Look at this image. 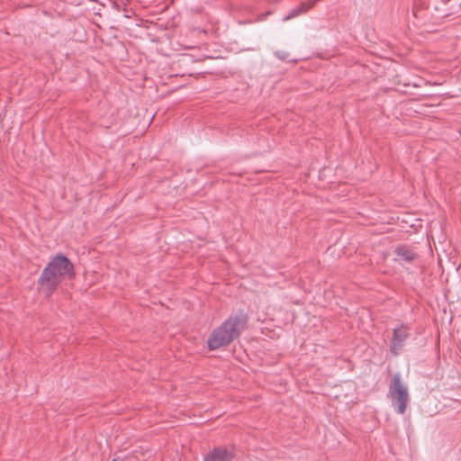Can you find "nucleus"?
Returning <instances> with one entry per match:
<instances>
[{
  "instance_id": "obj_1",
  "label": "nucleus",
  "mask_w": 461,
  "mask_h": 461,
  "mask_svg": "<svg viewBox=\"0 0 461 461\" xmlns=\"http://www.w3.org/2000/svg\"><path fill=\"white\" fill-rule=\"evenodd\" d=\"M247 321L248 316L242 311L230 315L209 335L207 339L208 348L216 350L232 343L240 336Z\"/></svg>"
},
{
  "instance_id": "obj_2",
  "label": "nucleus",
  "mask_w": 461,
  "mask_h": 461,
  "mask_svg": "<svg viewBox=\"0 0 461 461\" xmlns=\"http://www.w3.org/2000/svg\"><path fill=\"white\" fill-rule=\"evenodd\" d=\"M66 275L69 277L75 276L74 266L68 257L59 253L42 270L38 282L52 293L57 288L59 278Z\"/></svg>"
},
{
  "instance_id": "obj_3",
  "label": "nucleus",
  "mask_w": 461,
  "mask_h": 461,
  "mask_svg": "<svg viewBox=\"0 0 461 461\" xmlns=\"http://www.w3.org/2000/svg\"><path fill=\"white\" fill-rule=\"evenodd\" d=\"M389 394L393 402H395L397 405V413L403 414L409 401V393L407 386L402 382L399 373L393 376L389 386Z\"/></svg>"
},
{
  "instance_id": "obj_4",
  "label": "nucleus",
  "mask_w": 461,
  "mask_h": 461,
  "mask_svg": "<svg viewBox=\"0 0 461 461\" xmlns=\"http://www.w3.org/2000/svg\"><path fill=\"white\" fill-rule=\"evenodd\" d=\"M410 336V327L407 324L401 323L393 329L390 345V351L393 356L400 355Z\"/></svg>"
},
{
  "instance_id": "obj_5",
  "label": "nucleus",
  "mask_w": 461,
  "mask_h": 461,
  "mask_svg": "<svg viewBox=\"0 0 461 461\" xmlns=\"http://www.w3.org/2000/svg\"><path fill=\"white\" fill-rule=\"evenodd\" d=\"M235 456L233 448L225 446L213 447L204 456L203 461H232Z\"/></svg>"
},
{
  "instance_id": "obj_6",
  "label": "nucleus",
  "mask_w": 461,
  "mask_h": 461,
  "mask_svg": "<svg viewBox=\"0 0 461 461\" xmlns=\"http://www.w3.org/2000/svg\"><path fill=\"white\" fill-rule=\"evenodd\" d=\"M312 8V2H308V0L305 2H302L295 7L292 8L282 20L284 22H286L293 18L298 17L302 14H306Z\"/></svg>"
},
{
  "instance_id": "obj_7",
  "label": "nucleus",
  "mask_w": 461,
  "mask_h": 461,
  "mask_svg": "<svg viewBox=\"0 0 461 461\" xmlns=\"http://www.w3.org/2000/svg\"><path fill=\"white\" fill-rule=\"evenodd\" d=\"M394 252L400 259L405 262H411L416 258V254L404 246L397 247Z\"/></svg>"
},
{
  "instance_id": "obj_8",
  "label": "nucleus",
  "mask_w": 461,
  "mask_h": 461,
  "mask_svg": "<svg viewBox=\"0 0 461 461\" xmlns=\"http://www.w3.org/2000/svg\"><path fill=\"white\" fill-rule=\"evenodd\" d=\"M275 56L280 60H287L289 58V53L284 50H276L275 52Z\"/></svg>"
},
{
  "instance_id": "obj_9",
  "label": "nucleus",
  "mask_w": 461,
  "mask_h": 461,
  "mask_svg": "<svg viewBox=\"0 0 461 461\" xmlns=\"http://www.w3.org/2000/svg\"><path fill=\"white\" fill-rule=\"evenodd\" d=\"M320 0H308V2H312V7L319 2Z\"/></svg>"
},
{
  "instance_id": "obj_10",
  "label": "nucleus",
  "mask_w": 461,
  "mask_h": 461,
  "mask_svg": "<svg viewBox=\"0 0 461 461\" xmlns=\"http://www.w3.org/2000/svg\"><path fill=\"white\" fill-rule=\"evenodd\" d=\"M113 461H118V459L117 458H113Z\"/></svg>"
},
{
  "instance_id": "obj_11",
  "label": "nucleus",
  "mask_w": 461,
  "mask_h": 461,
  "mask_svg": "<svg viewBox=\"0 0 461 461\" xmlns=\"http://www.w3.org/2000/svg\"><path fill=\"white\" fill-rule=\"evenodd\" d=\"M459 134H460V136H461V130L459 131Z\"/></svg>"
}]
</instances>
